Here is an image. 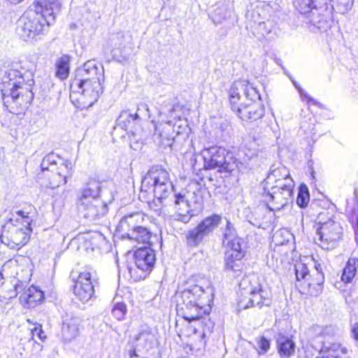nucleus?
<instances>
[{
    "label": "nucleus",
    "instance_id": "nucleus-29",
    "mask_svg": "<svg viewBox=\"0 0 358 358\" xmlns=\"http://www.w3.org/2000/svg\"><path fill=\"white\" fill-rule=\"evenodd\" d=\"M251 297L249 299L248 303L243 306L244 308H248L250 307L258 306L262 308L263 306H269L271 300L266 296L265 294L267 293L259 288L251 289L250 292Z\"/></svg>",
    "mask_w": 358,
    "mask_h": 358
},
{
    "label": "nucleus",
    "instance_id": "nucleus-30",
    "mask_svg": "<svg viewBox=\"0 0 358 358\" xmlns=\"http://www.w3.org/2000/svg\"><path fill=\"white\" fill-rule=\"evenodd\" d=\"M171 120H169L166 125L164 127L163 131L155 134V142L159 146L171 148L175 141V136L171 134Z\"/></svg>",
    "mask_w": 358,
    "mask_h": 358
},
{
    "label": "nucleus",
    "instance_id": "nucleus-36",
    "mask_svg": "<svg viewBox=\"0 0 358 358\" xmlns=\"http://www.w3.org/2000/svg\"><path fill=\"white\" fill-rule=\"evenodd\" d=\"M238 238H239V236L237 234L234 224L227 220L226 227L222 230V245L229 243L233 240H238Z\"/></svg>",
    "mask_w": 358,
    "mask_h": 358
},
{
    "label": "nucleus",
    "instance_id": "nucleus-51",
    "mask_svg": "<svg viewBox=\"0 0 358 358\" xmlns=\"http://www.w3.org/2000/svg\"><path fill=\"white\" fill-rule=\"evenodd\" d=\"M301 99L303 101L306 102L308 104H312L318 107H322V103L317 101L313 97H311L306 91H299Z\"/></svg>",
    "mask_w": 358,
    "mask_h": 358
},
{
    "label": "nucleus",
    "instance_id": "nucleus-43",
    "mask_svg": "<svg viewBox=\"0 0 358 358\" xmlns=\"http://www.w3.org/2000/svg\"><path fill=\"white\" fill-rule=\"evenodd\" d=\"M127 313V306L125 303H122V302L116 303L112 309V315L117 320H124Z\"/></svg>",
    "mask_w": 358,
    "mask_h": 358
},
{
    "label": "nucleus",
    "instance_id": "nucleus-46",
    "mask_svg": "<svg viewBox=\"0 0 358 358\" xmlns=\"http://www.w3.org/2000/svg\"><path fill=\"white\" fill-rule=\"evenodd\" d=\"M319 334L324 338H329L335 337L338 332V329L333 325L325 326L319 327Z\"/></svg>",
    "mask_w": 358,
    "mask_h": 358
},
{
    "label": "nucleus",
    "instance_id": "nucleus-42",
    "mask_svg": "<svg viewBox=\"0 0 358 358\" xmlns=\"http://www.w3.org/2000/svg\"><path fill=\"white\" fill-rule=\"evenodd\" d=\"M231 14V11L224 6L217 7L213 13V20L215 24H220Z\"/></svg>",
    "mask_w": 358,
    "mask_h": 358
},
{
    "label": "nucleus",
    "instance_id": "nucleus-28",
    "mask_svg": "<svg viewBox=\"0 0 358 358\" xmlns=\"http://www.w3.org/2000/svg\"><path fill=\"white\" fill-rule=\"evenodd\" d=\"M327 1L332 0H295L294 6L300 13L306 15L317 8H322L324 5L327 4Z\"/></svg>",
    "mask_w": 358,
    "mask_h": 358
},
{
    "label": "nucleus",
    "instance_id": "nucleus-56",
    "mask_svg": "<svg viewBox=\"0 0 358 358\" xmlns=\"http://www.w3.org/2000/svg\"><path fill=\"white\" fill-rule=\"evenodd\" d=\"M8 283H6L5 284L3 287H2V289H1V292H5V294L3 295V297L5 299H10L8 297V295L10 294V293L11 292V287H6V285H8Z\"/></svg>",
    "mask_w": 358,
    "mask_h": 358
},
{
    "label": "nucleus",
    "instance_id": "nucleus-20",
    "mask_svg": "<svg viewBox=\"0 0 358 358\" xmlns=\"http://www.w3.org/2000/svg\"><path fill=\"white\" fill-rule=\"evenodd\" d=\"M60 0H36L30 8L42 13L52 23L55 20V14L60 10Z\"/></svg>",
    "mask_w": 358,
    "mask_h": 358
},
{
    "label": "nucleus",
    "instance_id": "nucleus-57",
    "mask_svg": "<svg viewBox=\"0 0 358 358\" xmlns=\"http://www.w3.org/2000/svg\"><path fill=\"white\" fill-rule=\"evenodd\" d=\"M315 272L323 273L322 265L316 262L314 263V268L310 271V273H315Z\"/></svg>",
    "mask_w": 358,
    "mask_h": 358
},
{
    "label": "nucleus",
    "instance_id": "nucleus-41",
    "mask_svg": "<svg viewBox=\"0 0 358 358\" xmlns=\"http://www.w3.org/2000/svg\"><path fill=\"white\" fill-rule=\"evenodd\" d=\"M243 258H238V257H235V255L233 253H229L226 252L225 253V267L227 270L236 271L240 270V264L239 262Z\"/></svg>",
    "mask_w": 358,
    "mask_h": 358
},
{
    "label": "nucleus",
    "instance_id": "nucleus-10",
    "mask_svg": "<svg viewBox=\"0 0 358 358\" xmlns=\"http://www.w3.org/2000/svg\"><path fill=\"white\" fill-rule=\"evenodd\" d=\"M335 10L332 1H327V5H324L322 8H317L308 13V28L312 31L316 30L324 31L329 27V20L333 11Z\"/></svg>",
    "mask_w": 358,
    "mask_h": 358
},
{
    "label": "nucleus",
    "instance_id": "nucleus-11",
    "mask_svg": "<svg viewBox=\"0 0 358 358\" xmlns=\"http://www.w3.org/2000/svg\"><path fill=\"white\" fill-rule=\"evenodd\" d=\"M316 232L321 247L328 249L330 244L334 245L341 238L343 228L338 222L330 221L323 226H320Z\"/></svg>",
    "mask_w": 358,
    "mask_h": 358
},
{
    "label": "nucleus",
    "instance_id": "nucleus-63",
    "mask_svg": "<svg viewBox=\"0 0 358 358\" xmlns=\"http://www.w3.org/2000/svg\"><path fill=\"white\" fill-rule=\"evenodd\" d=\"M29 94H30V96H29V98L31 99H33V97H34V94H33V91L32 90H30L29 91Z\"/></svg>",
    "mask_w": 358,
    "mask_h": 358
},
{
    "label": "nucleus",
    "instance_id": "nucleus-23",
    "mask_svg": "<svg viewBox=\"0 0 358 358\" xmlns=\"http://www.w3.org/2000/svg\"><path fill=\"white\" fill-rule=\"evenodd\" d=\"M81 322L82 320L78 317H71L65 320L62 329L65 342H71L79 335Z\"/></svg>",
    "mask_w": 358,
    "mask_h": 358
},
{
    "label": "nucleus",
    "instance_id": "nucleus-40",
    "mask_svg": "<svg viewBox=\"0 0 358 358\" xmlns=\"http://www.w3.org/2000/svg\"><path fill=\"white\" fill-rule=\"evenodd\" d=\"M310 196L308 187L304 184H301L299 187L296 203L299 207L304 208L308 206Z\"/></svg>",
    "mask_w": 358,
    "mask_h": 358
},
{
    "label": "nucleus",
    "instance_id": "nucleus-22",
    "mask_svg": "<svg viewBox=\"0 0 358 358\" xmlns=\"http://www.w3.org/2000/svg\"><path fill=\"white\" fill-rule=\"evenodd\" d=\"M94 91H70L69 97L72 103L78 108H86L92 106L96 101L93 97Z\"/></svg>",
    "mask_w": 358,
    "mask_h": 358
},
{
    "label": "nucleus",
    "instance_id": "nucleus-64",
    "mask_svg": "<svg viewBox=\"0 0 358 358\" xmlns=\"http://www.w3.org/2000/svg\"><path fill=\"white\" fill-rule=\"evenodd\" d=\"M34 343L38 345V347L39 348V350H41L42 349V345L36 342H34Z\"/></svg>",
    "mask_w": 358,
    "mask_h": 358
},
{
    "label": "nucleus",
    "instance_id": "nucleus-53",
    "mask_svg": "<svg viewBox=\"0 0 358 358\" xmlns=\"http://www.w3.org/2000/svg\"><path fill=\"white\" fill-rule=\"evenodd\" d=\"M250 84L245 80H238L234 83L231 90H238L239 88H245L248 90L250 88Z\"/></svg>",
    "mask_w": 358,
    "mask_h": 358
},
{
    "label": "nucleus",
    "instance_id": "nucleus-19",
    "mask_svg": "<svg viewBox=\"0 0 358 358\" xmlns=\"http://www.w3.org/2000/svg\"><path fill=\"white\" fill-rule=\"evenodd\" d=\"M229 94V103L231 109L238 113V108L243 107L250 101L261 100V94L259 91H241V93L238 91H230Z\"/></svg>",
    "mask_w": 358,
    "mask_h": 358
},
{
    "label": "nucleus",
    "instance_id": "nucleus-44",
    "mask_svg": "<svg viewBox=\"0 0 358 358\" xmlns=\"http://www.w3.org/2000/svg\"><path fill=\"white\" fill-rule=\"evenodd\" d=\"M171 134L175 136V138L180 135H185L186 136L187 134V124L185 123L182 124L180 120H178L173 124L171 123Z\"/></svg>",
    "mask_w": 358,
    "mask_h": 358
},
{
    "label": "nucleus",
    "instance_id": "nucleus-34",
    "mask_svg": "<svg viewBox=\"0 0 358 358\" xmlns=\"http://www.w3.org/2000/svg\"><path fill=\"white\" fill-rule=\"evenodd\" d=\"M69 73V58L63 56L57 63L56 76L60 80L66 79Z\"/></svg>",
    "mask_w": 358,
    "mask_h": 358
},
{
    "label": "nucleus",
    "instance_id": "nucleus-37",
    "mask_svg": "<svg viewBox=\"0 0 358 358\" xmlns=\"http://www.w3.org/2000/svg\"><path fill=\"white\" fill-rule=\"evenodd\" d=\"M207 315H203L201 317L196 319V320H201V324L203 328V332L201 338L203 340L204 344L206 343V338L212 334L215 322L210 317H206ZM196 321V320H194Z\"/></svg>",
    "mask_w": 358,
    "mask_h": 358
},
{
    "label": "nucleus",
    "instance_id": "nucleus-62",
    "mask_svg": "<svg viewBox=\"0 0 358 358\" xmlns=\"http://www.w3.org/2000/svg\"><path fill=\"white\" fill-rule=\"evenodd\" d=\"M294 87L296 88V90H301L299 86H298L297 83L294 81H292Z\"/></svg>",
    "mask_w": 358,
    "mask_h": 358
},
{
    "label": "nucleus",
    "instance_id": "nucleus-6",
    "mask_svg": "<svg viewBox=\"0 0 358 358\" xmlns=\"http://www.w3.org/2000/svg\"><path fill=\"white\" fill-rule=\"evenodd\" d=\"M296 286L303 294L317 296L323 289L324 275L323 273H310L306 264L299 262L295 265Z\"/></svg>",
    "mask_w": 358,
    "mask_h": 358
},
{
    "label": "nucleus",
    "instance_id": "nucleus-26",
    "mask_svg": "<svg viewBox=\"0 0 358 358\" xmlns=\"http://www.w3.org/2000/svg\"><path fill=\"white\" fill-rule=\"evenodd\" d=\"M101 187L99 182L92 181L87 184V186L83 189L78 197L77 203L83 202H90L95 199H100Z\"/></svg>",
    "mask_w": 358,
    "mask_h": 358
},
{
    "label": "nucleus",
    "instance_id": "nucleus-17",
    "mask_svg": "<svg viewBox=\"0 0 358 358\" xmlns=\"http://www.w3.org/2000/svg\"><path fill=\"white\" fill-rule=\"evenodd\" d=\"M143 221V215L138 212L124 215L117 226V231L123 238H127L131 231L137 230Z\"/></svg>",
    "mask_w": 358,
    "mask_h": 358
},
{
    "label": "nucleus",
    "instance_id": "nucleus-45",
    "mask_svg": "<svg viewBox=\"0 0 358 358\" xmlns=\"http://www.w3.org/2000/svg\"><path fill=\"white\" fill-rule=\"evenodd\" d=\"M258 347L257 352L259 355L266 354L270 349L271 342L264 336L256 339Z\"/></svg>",
    "mask_w": 358,
    "mask_h": 358
},
{
    "label": "nucleus",
    "instance_id": "nucleus-58",
    "mask_svg": "<svg viewBox=\"0 0 358 358\" xmlns=\"http://www.w3.org/2000/svg\"><path fill=\"white\" fill-rule=\"evenodd\" d=\"M138 355L136 353V351L135 349L131 350L129 351V357L130 358H133L134 357H138Z\"/></svg>",
    "mask_w": 358,
    "mask_h": 358
},
{
    "label": "nucleus",
    "instance_id": "nucleus-16",
    "mask_svg": "<svg viewBox=\"0 0 358 358\" xmlns=\"http://www.w3.org/2000/svg\"><path fill=\"white\" fill-rule=\"evenodd\" d=\"M294 192L288 190L275 191L271 189L264 196V201L268 208L271 211L279 210L286 206L289 199H292Z\"/></svg>",
    "mask_w": 358,
    "mask_h": 358
},
{
    "label": "nucleus",
    "instance_id": "nucleus-18",
    "mask_svg": "<svg viewBox=\"0 0 358 358\" xmlns=\"http://www.w3.org/2000/svg\"><path fill=\"white\" fill-rule=\"evenodd\" d=\"M264 106L259 101H250L243 107L238 108L236 115L243 121L252 122L264 115Z\"/></svg>",
    "mask_w": 358,
    "mask_h": 358
},
{
    "label": "nucleus",
    "instance_id": "nucleus-14",
    "mask_svg": "<svg viewBox=\"0 0 358 358\" xmlns=\"http://www.w3.org/2000/svg\"><path fill=\"white\" fill-rule=\"evenodd\" d=\"M173 203L176 210L174 219L183 223L189 222L194 213L190 208L187 194L184 192L174 194Z\"/></svg>",
    "mask_w": 358,
    "mask_h": 358
},
{
    "label": "nucleus",
    "instance_id": "nucleus-9",
    "mask_svg": "<svg viewBox=\"0 0 358 358\" xmlns=\"http://www.w3.org/2000/svg\"><path fill=\"white\" fill-rule=\"evenodd\" d=\"M34 83L32 78H28L25 82L24 76L14 66L0 73V90H29Z\"/></svg>",
    "mask_w": 358,
    "mask_h": 358
},
{
    "label": "nucleus",
    "instance_id": "nucleus-48",
    "mask_svg": "<svg viewBox=\"0 0 358 358\" xmlns=\"http://www.w3.org/2000/svg\"><path fill=\"white\" fill-rule=\"evenodd\" d=\"M317 224L320 226H323L326 223L330 221H335L334 220V215L327 210H323L318 214L317 218Z\"/></svg>",
    "mask_w": 358,
    "mask_h": 358
},
{
    "label": "nucleus",
    "instance_id": "nucleus-3",
    "mask_svg": "<svg viewBox=\"0 0 358 358\" xmlns=\"http://www.w3.org/2000/svg\"><path fill=\"white\" fill-rule=\"evenodd\" d=\"M17 217L10 218L2 228L1 242L10 249H20L26 245L30 238L31 229V218L24 215V212H16Z\"/></svg>",
    "mask_w": 358,
    "mask_h": 358
},
{
    "label": "nucleus",
    "instance_id": "nucleus-47",
    "mask_svg": "<svg viewBox=\"0 0 358 358\" xmlns=\"http://www.w3.org/2000/svg\"><path fill=\"white\" fill-rule=\"evenodd\" d=\"M150 117L151 115L148 106L144 103L139 104L135 115V118L150 119Z\"/></svg>",
    "mask_w": 358,
    "mask_h": 358
},
{
    "label": "nucleus",
    "instance_id": "nucleus-25",
    "mask_svg": "<svg viewBox=\"0 0 358 358\" xmlns=\"http://www.w3.org/2000/svg\"><path fill=\"white\" fill-rule=\"evenodd\" d=\"M276 348L280 358H290L295 354L296 344L291 338L280 334L276 338Z\"/></svg>",
    "mask_w": 358,
    "mask_h": 358
},
{
    "label": "nucleus",
    "instance_id": "nucleus-27",
    "mask_svg": "<svg viewBox=\"0 0 358 358\" xmlns=\"http://www.w3.org/2000/svg\"><path fill=\"white\" fill-rule=\"evenodd\" d=\"M127 238L136 242L138 244L142 243L145 245L147 247H152V238H157V236H153L150 231L147 228L143 227L140 225L137 230L131 231V234Z\"/></svg>",
    "mask_w": 358,
    "mask_h": 358
},
{
    "label": "nucleus",
    "instance_id": "nucleus-54",
    "mask_svg": "<svg viewBox=\"0 0 358 358\" xmlns=\"http://www.w3.org/2000/svg\"><path fill=\"white\" fill-rule=\"evenodd\" d=\"M351 336L357 342L358 346V322L351 326Z\"/></svg>",
    "mask_w": 358,
    "mask_h": 358
},
{
    "label": "nucleus",
    "instance_id": "nucleus-7",
    "mask_svg": "<svg viewBox=\"0 0 358 358\" xmlns=\"http://www.w3.org/2000/svg\"><path fill=\"white\" fill-rule=\"evenodd\" d=\"M80 76V78H76L71 87L103 89V69H99L95 61L89 60L85 62L83 68L78 71L77 76Z\"/></svg>",
    "mask_w": 358,
    "mask_h": 358
},
{
    "label": "nucleus",
    "instance_id": "nucleus-24",
    "mask_svg": "<svg viewBox=\"0 0 358 358\" xmlns=\"http://www.w3.org/2000/svg\"><path fill=\"white\" fill-rule=\"evenodd\" d=\"M72 174V164L70 162L66 161L57 168L50 180V187L52 189L57 187L67 182V178Z\"/></svg>",
    "mask_w": 358,
    "mask_h": 358
},
{
    "label": "nucleus",
    "instance_id": "nucleus-12",
    "mask_svg": "<svg viewBox=\"0 0 358 358\" xmlns=\"http://www.w3.org/2000/svg\"><path fill=\"white\" fill-rule=\"evenodd\" d=\"M73 294L83 303L87 302L94 294V285L91 280V274L87 271L80 273L75 280Z\"/></svg>",
    "mask_w": 358,
    "mask_h": 358
},
{
    "label": "nucleus",
    "instance_id": "nucleus-60",
    "mask_svg": "<svg viewBox=\"0 0 358 358\" xmlns=\"http://www.w3.org/2000/svg\"><path fill=\"white\" fill-rule=\"evenodd\" d=\"M341 352L343 355H346L348 352L347 348L345 347H341Z\"/></svg>",
    "mask_w": 358,
    "mask_h": 358
},
{
    "label": "nucleus",
    "instance_id": "nucleus-31",
    "mask_svg": "<svg viewBox=\"0 0 358 358\" xmlns=\"http://www.w3.org/2000/svg\"><path fill=\"white\" fill-rule=\"evenodd\" d=\"M358 267V257H350L343 268L341 280L344 282H350L355 278Z\"/></svg>",
    "mask_w": 358,
    "mask_h": 358
},
{
    "label": "nucleus",
    "instance_id": "nucleus-39",
    "mask_svg": "<svg viewBox=\"0 0 358 358\" xmlns=\"http://www.w3.org/2000/svg\"><path fill=\"white\" fill-rule=\"evenodd\" d=\"M135 339L137 341H144L145 347L151 348L155 340V336L152 332L151 329L148 327H145V328L141 329Z\"/></svg>",
    "mask_w": 358,
    "mask_h": 358
},
{
    "label": "nucleus",
    "instance_id": "nucleus-13",
    "mask_svg": "<svg viewBox=\"0 0 358 358\" xmlns=\"http://www.w3.org/2000/svg\"><path fill=\"white\" fill-rule=\"evenodd\" d=\"M77 205L84 217L90 221L99 220L108 210L107 203L101 199H95L90 202L77 203Z\"/></svg>",
    "mask_w": 358,
    "mask_h": 358
},
{
    "label": "nucleus",
    "instance_id": "nucleus-5",
    "mask_svg": "<svg viewBox=\"0 0 358 358\" xmlns=\"http://www.w3.org/2000/svg\"><path fill=\"white\" fill-rule=\"evenodd\" d=\"M201 155L205 169H218L219 172H225L231 175L239 171L236 159L233 157L231 153L222 147L212 146L204 148Z\"/></svg>",
    "mask_w": 358,
    "mask_h": 358
},
{
    "label": "nucleus",
    "instance_id": "nucleus-21",
    "mask_svg": "<svg viewBox=\"0 0 358 358\" xmlns=\"http://www.w3.org/2000/svg\"><path fill=\"white\" fill-rule=\"evenodd\" d=\"M44 300V293L38 287L31 286L20 296L22 305L26 308H33Z\"/></svg>",
    "mask_w": 358,
    "mask_h": 358
},
{
    "label": "nucleus",
    "instance_id": "nucleus-52",
    "mask_svg": "<svg viewBox=\"0 0 358 358\" xmlns=\"http://www.w3.org/2000/svg\"><path fill=\"white\" fill-rule=\"evenodd\" d=\"M31 334L32 336L31 338L29 339V343H31L33 341L34 336L35 335H36L38 337V338L42 341H44L45 339L46 338V336L45 335V333L42 330L41 325H39V327H36L33 329H31Z\"/></svg>",
    "mask_w": 358,
    "mask_h": 358
},
{
    "label": "nucleus",
    "instance_id": "nucleus-15",
    "mask_svg": "<svg viewBox=\"0 0 358 358\" xmlns=\"http://www.w3.org/2000/svg\"><path fill=\"white\" fill-rule=\"evenodd\" d=\"M134 261L138 269L150 273L155 264V254L151 247H141L134 252Z\"/></svg>",
    "mask_w": 358,
    "mask_h": 358
},
{
    "label": "nucleus",
    "instance_id": "nucleus-59",
    "mask_svg": "<svg viewBox=\"0 0 358 358\" xmlns=\"http://www.w3.org/2000/svg\"><path fill=\"white\" fill-rule=\"evenodd\" d=\"M274 62H275L278 65H279V66H282V61H281V59H280V58H278V57H275L274 58Z\"/></svg>",
    "mask_w": 358,
    "mask_h": 358
},
{
    "label": "nucleus",
    "instance_id": "nucleus-55",
    "mask_svg": "<svg viewBox=\"0 0 358 358\" xmlns=\"http://www.w3.org/2000/svg\"><path fill=\"white\" fill-rule=\"evenodd\" d=\"M258 29L260 31L262 36H265L266 35L271 33V28L267 27L266 24L265 22H260L258 24Z\"/></svg>",
    "mask_w": 358,
    "mask_h": 358
},
{
    "label": "nucleus",
    "instance_id": "nucleus-49",
    "mask_svg": "<svg viewBox=\"0 0 358 358\" xmlns=\"http://www.w3.org/2000/svg\"><path fill=\"white\" fill-rule=\"evenodd\" d=\"M6 287H11V292L8 295L9 298H15L19 293L22 291H24V286L22 282H13L11 281L9 284L6 285Z\"/></svg>",
    "mask_w": 358,
    "mask_h": 358
},
{
    "label": "nucleus",
    "instance_id": "nucleus-50",
    "mask_svg": "<svg viewBox=\"0 0 358 358\" xmlns=\"http://www.w3.org/2000/svg\"><path fill=\"white\" fill-rule=\"evenodd\" d=\"M55 155L49 154L43 159L41 164V169L42 171H48L49 166L55 165Z\"/></svg>",
    "mask_w": 358,
    "mask_h": 358
},
{
    "label": "nucleus",
    "instance_id": "nucleus-38",
    "mask_svg": "<svg viewBox=\"0 0 358 358\" xmlns=\"http://www.w3.org/2000/svg\"><path fill=\"white\" fill-rule=\"evenodd\" d=\"M271 185V189H273L275 191L288 190V192H294V182L292 178L285 179L282 178L280 180L278 179V180L274 181V183Z\"/></svg>",
    "mask_w": 358,
    "mask_h": 358
},
{
    "label": "nucleus",
    "instance_id": "nucleus-35",
    "mask_svg": "<svg viewBox=\"0 0 358 358\" xmlns=\"http://www.w3.org/2000/svg\"><path fill=\"white\" fill-rule=\"evenodd\" d=\"M3 104L6 107H8L12 103L22 105V102L19 101L23 96H20L19 91H1Z\"/></svg>",
    "mask_w": 358,
    "mask_h": 358
},
{
    "label": "nucleus",
    "instance_id": "nucleus-4",
    "mask_svg": "<svg viewBox=\"0 0 358 358\" xmlns=\"http://www.w3.org/2000/svg\"><path fill=\"white\" fill-rule=\"evenodd\" d=\"M51 24L42 13L29 7L17 20L16 31L23 41L32 42L40 38Z\"/></svg>",
    "mask_w": 358,
    "mask_h": 358
},
{
    "label": "nucleus",
    "instance_id": "nucleus-32",
    "mask_svg": "<svg viewBox=\"0 0 358 358\" xmlns=\"http://www.w3.org/2000/svg\"><path fill=\"white\" fill-rule=\"evenodd\" d=\"M282 178H291L287 169L282 165H279L277 167L273 166L271 168L270 173L267 176L266 183L273 184L274 181H277L278 179L280 180Z\"/></svg>",
    "mask_w": 358,
    "mask_h": 358
},
{
    "label": "nucleus",
    "instance_id": "nucleus-8",
    "mask_svg": "<svg viewBox=\"0 0 358 358\" xmlns=\"http://www.w3.org/2000/svg\"><path fill=\"white\" fill-rule=\"evenodd\" d=\"M222 217L220 215L213 214L204 218L196 227L189 230L185 236L187 243L190 247L198 246L203 240L218 227Z\"/></svg>",
    "mask_w": 358,
    "mask_h": 358
},
{
    "label": "nucleus",
    "instance_id": "nucleus-33",
    "mask_svg": "<svg viewBox=\"0 0 358 358\" xmlns=\"http://www.w3.org/2000/svg\"><path fill=\"white\" fill-rule=\"evenodd\" d=\"M245 243L241 238H238V240L232 241L229 243H225L223 245L227 248V252L229 253H233L235 257L243 258L245 256Z\"/></svg>",
    "mask_w": 358,
    "mask_h": 358
},
{
    "label": "nucleus",
    "instance_id": "nucleus-61",
    "mask_svg": "<svg viewBox=\"0 0 358 358\" xmlns=\"http://www.w3.org/2000/svg\"><path fill=\"white\" fill-rule=\"evenodd\" d=\"M8 1L12 3L16 4V3H19L22 2L23 0H8Z\"/></svg>",
    "mask_w": 358,
    "mask_h": 358
},
{
    "label": "nucleus",
    "instance_id": "nucleus-1",
    "mask_svg": "<svg viewBox=\"0 0 358 358\" xmlns=\"http://www.w3.org/2000/svg\"><path fill=\"white\" fill-rule=\"evenodd\" d=\"M173 190L169 173L164 169L152 166L142 180L140 197L147 202L150 209L159 214L164 200Z\"/></svg>",
    "mask_w": 358,
    "mask_h": 358
},
{
    "label": "nucleus",
    "instance_id": "nucleus-2",
    "mask_svg": "<svg viewBox=\"0 0 358 358\" xmlns=\"http://www.w3.org/2000/svg\"><path fill=\"white\" fill-rule=\"evenodd\" d=\"M206 294L204 289L197 285L178 289L176 293L178 315L192 322L203 315H209L211 308L210 306H205L203 300Z\"/></svg>",
    "mask_w": 358,
    "mask_h": 358
}]
</instances>
